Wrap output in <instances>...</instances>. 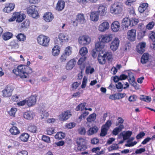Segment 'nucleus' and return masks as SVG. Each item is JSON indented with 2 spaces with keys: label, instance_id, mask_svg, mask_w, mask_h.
Returning a JSON list of instances; mask_svg holds the SVG:
<instances>
[{
  "label": "nucleus",
  "instance_id": "obj_1",
  "mask_svg": "<svg viewBox=\"0 0 155 155\" xmlns=\"http://www.w3.org/2000/svg\"><path fill=\"white\" fill-rule=\"evenodd\" d=\"M13 73L17 77H19L21 78H26L29 74L32 72V69L28 66L20 65L12 70Z\"/></svg>",
  "mask_w": 155,
  "mask_h": 155
},
{
  "label": "nucleus",
  "instance_id": "obj_2",
  "mask_svg": "<svg viewBox=\"0 0 155 155\" xmlns=\"http://www.w3.org/2000/svg\"><path fill=\"white\" fill-rule=\"evenodd\" d=\"M77 144L76 151L79 152L82 155L88 154V152L86 150L88 146L86 144L85 140L82 137L77 138L76 140Z\"/></svg>",
  "mask_w": 155,
  "mask_h": 155
},
{
  "label": "nucleus",
  "instance_id": "obj_3",
  "mask_svg": "<svg viewBox=\"0 0 155 155\" xmlns=\"http://www.w3.org/2000/svg\"><path fill=\"white\" fill-rule=\"evenodd\" d=\"M123 11L122 5L118 3H114L110 7V11L111 14L115 15L121 14Z\"/></svg>",
  "mask_w": 155,
  "mask_h": 155
},
{
  "label": "nucleus",
  "instance_id": "obj_4",
  "mask_svg": "<svg viewBox=\"0 0 155 155\" xmlns=\"http://www.w3.org/2000/svg\"><path fill=\"white\" fill-rule=\"evenodd\" d=\"M50 40L49 37L42 35L38 36L37 38L38 43L39 45L46 47L49 45Z\"/></svg>",
  "mask_w": 155,
  "mask_h": 155
},
{
  "label": "nucleus",
  "instance_id": "obj_5",
  "mask_svg": "<svg viewBox=\"0 0 155 155\" xmlns=\"http://www.w3.org/2000/svg\"><path fill=\"white\" fill-rule=\"evenodd\" d=\"M68 40L67 36L63 33H61L59 35L58 38H55L54 42L56 45H61L62 43L68 42Z\"/></svg>",
  "mask_w": 155,
  "mask_h": 155
},
{
  "label": "nucleus",
  "instance_id": "obj_6",
  "mask_svg": "<svg viewBox=\"0 0 155 155\" xmlns=\"http://www.w3.org/2000/svg\"><path fill=\"white\" fill-rule=\"evenodd\" d=\"M38 7L35 5L30 6L27 11L29 15L34 18H37L39 16V15L37 10Z\"/></svg>",
  "mask_w": 155,
  "mask_h": 155
},
{
  "label": "nucleus",
  "instance_id": "obj_7",
  "mask_svg": "<svg viewBox=\"0 0 155 155\" xmlns=\"http://www.w3.org/2000/svg\"><path fill=\"white\" fill-rule=\"evenodd\" d=\"M14 88L12 86L7 85L2 91V95L5 97H9L12 95Z\"/></svg>",
  "mask_w": 155,
  "mask_h": 155
},
{
  "label": "nucleus",
  "instance_id": "obj_8",
  "mask_svg": "<svg viewBox=\"0 0 155 155\" xmlns=\"http://www.w3.org/2000/svg\"><path fill=\"white\" fill-rule=\"evenodd\" d=\"M90 38L87 35H83L80 36L78 39L79 43L83 45H88L90 42Z\"/></svg>",
  "mask_w": 155,
  "mask_h": 155
},
{
  "label": "nucleus",
  "instance_id": "obj_9",
  "mask_svg": "<svg viewBox=\"0 0 155 155\" xmlns=\"http://www.w3.org/2000/svg\"><path fill=\"white\" fill-rule=\"evenodd\" d=\"M113 38L112 34H105L101 35L99 37V39L103 44L107 43L111 41Z\"/></svg>",
  "mask_w": 155,
  "mask_h": 155
},
{
  "label": "nucleus",
  "instance_id": "obj_10",
  "mask_svg": "<svg viewBox=\"0 0 155 155\" xmlns=\"http://www.w3.org/2000/svg\"><path fill=\"white\" fill-rule=\"evenodd\" d=\"M15 7V5L13 3H6L5 4V7L2 10L5 13H9L13 10Z\"/></svg>",
  "mask_w": 155,
  "mask_h": 155
},
{
  "label": "nucleus",
  "instance_id": "obj_11",
  "mask_svg": "<svg viewBox=\"0 0 155 155\" xmlns=\"http://www.w3.org/2000/svg\"><path fill=\"white\" fill-rule=\"evenodd\" d=\"M136 37V30L134 29H131L129 30L127 33V38L130 41L135 40Z\"/></svg>",
  "mask_w": 155,
  "mask_h": 155
},
{
  "label": "nucleus",
  "instance_id": "obj_12",
  "mask_svg": "<svg viewBox=\"0 0 155 155\" xmlns=\"http://www.w3.org/2000/svg\"><path fill=\"white\" fill-rule=\"evenodd\" d=\"M71 114L69 110L62 112L59 115V119L61 121H65L70 117Z\"/></svg>",
  "mask_w": 155,
  "mask_h": 155
},
{
  "label": "nucleus",
  "instance_id": "obj_13",
  "mask_svg": "<svg viewBox=\"0 0 155 155\" xmlns=\"http://www.w3.org/2000/svg\"><path fill=\"white\" fill-rule=\"evenodd\" d=\"M107 8L104 5H100L97 8V10L96 12L100 16H104L106 13Z\"/></svg>",
  "mask_w": 155,
  "mask_h": 155
},
{
  "label": "nucleus",
  "instance_id": "obj_14",
  "mask_svg": "<svg viewBox=\"0 0 155 155\" xmlns=\"http://www.w3.org/2000/svg\"><path fill=\"white\" fill-rule=\"evenodd\" d=\"M120 41L118 38H116L110 44V48L113 51H115L118 49Z\"/></svg>",
  "mask_w": 155,
  "mask_h": 155
},
{
  "label": "nucleus",
  "instance_id": "obj_15",
  "mask_svg": "<svg viewBox=\"0 0 155 155\" xmlns=\"http://www.w3.org/2000/svg\"><path fill=\"white\" fill-rule=\"evenodd\" d=\"M120 23L117 21H114L111 25V29L113 32H114L118 31L120 29Z\"/></svg>",
  "mask_w": 155,
  "mask_h": 155
},
{
  "label": "nucleus",
  "instance_id": "obj_16",
  "mask_svg": "<svg viewBox=\"0 0 155 155\" xmlns=\"http://www.w3.org/2000/svg\"><path fill=\"white\" fill-rule=\"evenodd\" d=\"M108 22L106 21L103 22L98 27V30L101 32H104L109 28Z\"/></svg>",
  "mask_w": 155,
  "mask_h": 155
},
{
  "label": "nucleus",
  "instance_id": "obj_17",
  "mask_svg": "<svg viewBox=\"0 0 155 155\" xmlns=\"http://www.w3.org/2000/svg\"><path fill=\"white\" fill-rule=\"evenodd\" d=\"M146 45L145 42L139 43L136 47L137 51L140 54H142L145 51Z\"/></svg>",
  "mask_w": 155,
  "mask_h": 155
},
{
  "label": "nucleus",
  "instance_id": "obj_18",
  "mask_svg": "<svg viewBox=\"0 0 155 155\" xmlns=\"http://www.w3.org/2000/svg\"><path fill=\"white\" fill-rule=\"evenodd\" d=\"M27 101L28 106L29 107L32 106L36 103V97L34 95H31L28 98Z\"/></svg>",
  "mask_w": 155,
  "mask_h": 155
},
{
  "label": "nucleus",
  "instance_id": "obj_19",
  "mask_svg": "<svg viewBox=\"0 0 155 155\" xmlns=\"http://www.w3.org/2000/svg\"><path fill=\"white\" fill-rule=\"evenodd\" d=\"M15 13L17 22H21L25 18L26 16L24 14L21 13L20 12H15Z\"/></svg>",
  "mask_w": 155,
  "mask_h": 155
},
{
  "label": "nucleus",
  "instance_id": "obj_20",
  "mask_svg": "<svg viewBox=\"0 0 155 155\" xmlns=\"http://www.w3.org/2000/svg\"><path fill=\"white\" fill-rule=\"evenodd\" d=\"M65 2L64 1L59 0L58 2L55 7L56 10L60 12L62 11L65 7Z\"/></svg>",
  "mask_w": 155,
  "mask_h": 155
},
{
  "label": "nucleus",
  "instance_id": "obj_21",
  "mask_svg": "<svg viewBox=\"0 0 155 155\" xmlns=\"http://www.w3.org/2000/svg\"><path fill=\"white\" fill-rule=\"evenodd\" d=\"M54 18V15L52 13L50 12H47L44 14L43 16L44 19L47 22L51 21Z\"/></svg>",
  "mask_w": 155,
  "mask_h": 155
},
{
  "label": "nucleus",
  "instance_id": "obj_22",
  "mask_svg": "<svg viewBox=\"0 0 155 155\" xmlns=\"http://www.w3.org/2000/svg\"><path fill=\"white\" fill-rule=\"evenodd\" d=\"M35 116L34 112L32 111H27L24 113L23 117L26 119L31 120Z\"/></svg>",
  "mask_w": 155,
  "mask_h": 155
},
{
  "label": "nucleus",
  "instance_id": "obj_23",
  "mask_svg": "<svg viewBox=\"0 0 155 155\" xmlns=\"http://www.w3.org/2000/svg\"><path fill=\"white\" fill-rule=\"evenodd\" d=\"M122 26L125 29H127L129 26H131L130 19L128 18H124L122 22Z\"/></svg>",
  "mask_w": 155,
  "mask_h": 155
},
{
  "label": "nucleus",
  "instance_id": "obj_24",
  "mask_svg": "<svg viewBox=\"0 0 155 155\" xmlns=\"http://www.w3.org/2000/svg\"><path fill=\"white\" fill-rule=\"evenodd\" d=\"M76 61L74 59L69 60L67 63L66 68L67 70H70L74 67L76 63Z\"/></svg>",
  "mask_w": 155,
  "mask_h": 155
},
{
  "label": "nucleus",
  "instance_id": "obj_25",
  "mask_svg": "<svg viewBox=\"0 0 155 155\" xmlns=\"http://www.w3.org/2000/svg\"><path fill=\"white\" fill-rule=\"evenodd\" d=\"M12 126L9 130V131L11 134L13 135H16L19 134L20 133V131L18 127L14 126L13 124Z\"/></svg>",
  "mask_w": 155,
  "mask_h": 155
},
{
  "label": "nucleus",
  "instance_id": "obj_26",
  "mask_svg": "<svg viewBox=\"0 0 155 155\" xmlns=\"http://www.w3.org/2000/svg\"><path fill=\"white\" fill-rule=\"evenodd\" d=\"M148 4L146 3H141L140 4L138 8V11L141 13H142L147 9Z\"/></svg>",
  "mask_w": 155,
  "mask_h": 155
},
{
  "label": "nucleus",
  "instance_id": "obj_27",
  "mask_svg": "<svg viewBox=\"0 0 155 155\" xmlns=\"http://www.w3.org/2000/svg\"><path fill=\"white\" fill-rule=\"evenodd\" d=\"M76 20L80 23L83 24L84 23L85 19L84 14L81 13L78 14L77 15Z\"/></svg>",
  "mask_w": 155,
  "mask_h": 155
},
{
  "label": "nucleus",
  "instance_id": "obj_28",
  "mask_svg": "<svg viewBox=\"0 0 155 155\" xmlns=\"http://www.w3.org/2000/svg\"><path fill=\"white\" fill-rule=\"evenodd\" d=\"M104 46V45L101 41H98L95 44V48L96 50L98 51H102Z\"/></svg>",
  "mask_w": 155,
  "mask_h": 155
},
{
  "label": "nucleus",
  "instance_id": "obj_29",
  "mask_svg": "<svg viewBox=\"0 0 155 155\" xmlns=\"http://www.w3.org/2000/svg\"><path fill=\"white\" fill-rule=\"evenodd\" d=\"M29 136L30 135L28 133H24L20 135L19 138L21 141L26 142L28 140Z\"/></svg>",
  "mask_w": 155,
  "mask_h": 155
},
{
  "label": "nucleus",
  "instance_id": "obj_30",
  "mask_svg": "<svg viewBox=\"0 0 155 155\" xmlns=\"http://www.w3.org/2000/svg\"><path fill=\"white\" fill-rule=\"evenodd\" d=\"M98 130V127L95 125L90 128L87 131L88 135H91L97 133Z\"/></svg>",
  "mask_w": 155,
  "mask_h": 155
},
{
  "label": "nucleus",
  "instance_id": "obj_31",
  "mask_svg": "<svg viewBox=\"0 0 155 155\" xmlns=\"http://www.w3.org/2000/svg\"><path fill=\"white\" fill-rule=\"evenodd\" d=\"M58 45H57L54 46L52 49V54L54 56L58 55L60 53V48Z\"/></svg>",
  "mask_w": 155,
  "mask_h": 155
},
{
  "label": "nucleus",
  "instance_id": "obj_32",
  "mask_svg": "<svg viewBox=\"0 0 155 155\" xmlns=\"http://www.w3.org/2000/svg\"><path fill=\"white\" fill-rule=\"evenodd\" d=\"M28 130L29 132L32 133H36L38 132V128L35 125L30 124L28 127Z\"/></svg>",
  "mask_w": 155,
  "mask_h": 155
},
{
  "label": "nucleus",
  "instance_id": "obj_33",
  "mask_svg": "<svg viewBox=\"0 0 155 155\" xmlns=\"http://www.w3.org/2000/svg\"><path fill=\"white\" fill-rule=\"evenodd\" d=\"M97 59L98 63L100 64L103 65L105 64L106 60L105 57L104 56V54L102 56L100 54H99L98 55Z\"/></svg>",
  "mask_w": 155,
  "mask_h": 155
},
{
  "label": "nucleus",
  "instance_id": "obj_34",
  "mask_svg": "<svg viewBox=\"0 0 155 155\" xmlns=\"http://www.w3.org/2000/svg\"><path fill=\"white\" fill-rule=\"evenodd\" d=\"M90 16L91 20L93 21H97L99 19V15L96 12H91Z\"/></svg>",
  "mask_w": 155,
  "mask_h": 155
},
{
  "label": "nucleus",
  "instance_id": "obj_35",
  "mask_svg": "<svg viewBox=\"0 0 155 155\" xmlns=\"http://www.w3.org/2000/svg\"><path fill=\"white\" fill-rule=\"evenodd\" d=\"M149 54L147 53H144L142 55L141 59V62L142 64H145L149 61Z\"/></svg>",
  "mask_w": 155,
  "mask_h": 155
},
{
  "label": "nucleus",
  "instance_id": "obj_36",
  "mask_svg": "<svg viewBox=\"0 0 155 155\" xmlns=\"http://www.w3.org/2000/svg\"><path fill=\"white\" fill-rule=\"evenodd\" d=\"M30 25V21L28 19H26L21 25L20 28L23 30L25 29L28 28Z\"/></svg>",
  "mask_w": 155,
  "mask_h": 155
},
{
  "label": "nucleus",
  "instance_id": "obj_37",
  "mask_svg": "<svg viewBox=\"0 0 155 155\" xmlns=\"http://www.w3.org/2000/svg\"><path fill=\"white\" fill-rule=\"evenodd\" d=\"M13 36L12 33L7 32L3 33L2 35L3 39L5 41L8 40L11 38Z\"/></svg>",
  "mask_w": 155,
  "mask_h": 155
},
{
  "label": "nucleus",
  "instance_id": "obj_38",
  "mask_svg": "<svg viewBox=\"0 0 155 155\" xmlns=\"http://www.w3.org/2000/svg\"><path fill=\"white\" fill-rule=\"evenodd\" d=\"M10 45L12 48H18L19 47L18 41L16 40H12L10 43Z\"/></svg>",
  "mask_w": 155,
  "mask_h": 155
},
{
  "label": "nucleus",
  "instance_id": "obj_39",
  "mask_svg": "<svg viewBox=\"0 0 155 155\" xmlns=\"http://www.w3.org/2000/svg\"><path fill=\"white\" fill-rule=\"evenodd\" d=\"M128 79L130 83L132 85L135 83V80L134 74L132 72L129 73L128 74Z\"/></svg>",
  "mask_w": 155,
  "mask_h": 155
},
{
  "label": "nucleus",
  "instance_id": "obj_40",
  "mask_svg": "<svg viewBox=\"0 0 155 155\" xmlns=\"http://www.w3.org/2000/svg\"><path fill=\"white\" fill-rule=\"evenodd\" d=\"M117 120L118 121L116 123V126L122 129L124 128V126L123 123L124 122V120L121 117H118L117 118Z\"/></svg>",
  "mask_w": 155,
  "mask_h": 155
},
{
  "label": "nucleus",
  "instance_id": "obj_41",
  "mask_svg": "<svg viewBox=\"0 0 155 155\" xmlns=\"http://www.w3.org/2000/svg\"><path fill=\"white\" fill-rule=\"evenodd\" d=\"M88 52L87 48L84 47H82L79 51L80 54L82 57H86V55Z\"/></svg>",
  "mask_w": 155,
  "mask_h": 155
},
{
  "label": "nucleus",
  "instance_id": "obj_42",
  "mask_svg": "<svg viewBox=\"0 0 155 155\" xmlns=\"http://www.w3.org/2000/svg\"><path fill=\"white\" fill-rule=\"evenodd\" d=\"M17 40L20 41H24L26 38V36L23 34L19 33L16 36Z\"/></svg>",
  "mask_w": 155,
  "mask_h": 155
},
{
  "label": "nucleus",
  "instance_id": "obj_43",
  "mask_svg": "<svg viewBox=\"0 0 155 155\" xmlns=\"http://www.w3.org/2000/svg\"><path fill=\"white\" fill-rule=\"evenodd\" d=\"M96 114L93 113L90 114L88 117L87 118V122H91L92 121H94L96 119Z\"/></svg>",
  "mask_w": 155,
  "mask_h": 155
},
{
  "label": "nucleus",
  "instance_id": "obj_44",
  "mask_svg": "<svg viewBox=\"0 0 155 155\" xmlns=\"http://www.w3.org/2000/svg\"><path fill=\"white\" fill-rule=\"evenodd\" d=\"M65 136V134L64 133L61 132H59L56 134L54 136V137L56 139L60 140L64 138Z\"/></svg>",
  "mask_w": 155,
  "mask_h": 155
},
{
  "label": "nucleus",
  "instance_id": "obj_45",
  "mask_svg": "<svg viewBox=\"0 0 155 155\" xmlns=\"http://www.w3.org/2000/svg\"><path fill=\"white\" fill-rule=\"evenodd\" d=\"M109 129L102 126L101 128V132L100 134V136L103 137L105 136L107 134Z\"/></svg>",
  "mask_w": 155,
  "mask_h": 155
},
{
  "label": "nucleus",
  "instance_id": "obj_46",
  "mask_svg": "<svg viewBox=\"0 0 155 155\" xmlns=\"http://www.w3.org/2000/svg\"><path fill=\"white\" fill-rule=\"evenodd\" d=\"M86 104V103L85 102L81 103L79 104L75 108V110L77 111H78L80 110L81 111L83 110Z\"/></svg>",
  "mask_w": 155,
  "mask_h": 155
},
{
  "label": "nucleus",
  "instance_id": "obj_47",
  "mask_svg": "<svg viewBox=\"0 0 155 155\" xmlns=\"http://www.w3.org/2000/svg\"><path fill=\"white\" fill-rule=\"evenodd\" d=\"M132 132L131 131H127L126 133L123 134V139L124 140L128 139L132 135Z\"/></svg>",
  "mask_w": 155,
  "mask_h": 155
},
{
  "label": "nucleus",
  "instance_id": "obj_48",
  "mask_svg": "<svg viewBox=\"0 0 155 155\" xmlns=\"http://www.w3.org/2000/svg\"><path fill=\"white\" fill-rule=\"evenodd\" d=\"M119 148L118 144L116 143H113L108 148L109 151H111L114 150H116Z\"/></svg>",
  "mask_w": 155,
  "mask_h": 155
},
{
  "label": "nucleus",
  "instance_id": "obj_49",
  "mask_svg": "<svg viewBox=\"0 0 155 155\" xmlns=\"http://www.w3.org/2000/svg\"><path fill=\"white\" fill-rule=\"evenodd\" d=\"M104 56L109 61H111L112 60V55L111 53L107 52L104 54Z\"/></svg>",
  "mask_w": 155,
  "mask_h": 155
},
{
  "label": "nucleus",
  "instance_id": "obj_50",
  "mask_svg": "<svg viewBox=\"0 0 155 155\" xmlns=\"http://www.w3.org/2000/svg\"><path fill=\"white\" fill-rule=\"evenodd\" d=\"M71 47L69 46H68L65 48L63 53L69 56L71 53Z\"/></svg>",
  "mask_w": 155,
  "mask_h": 155
},
{
  "label": "nucleus",
  "instance_id": "obj_51",
  "mask_svg": "<svg viewBox=\"0 0 155 155\" xmlns=\"http://www.w3.org/2000/svg\"><path fill=\"white\" fill-rule=\"evenodd\" d=\"M17 111V108L15 107H12L8 112V113L10 116L14 117L15 116V114Z\"/></svg>",
  "mask_w": 155,
  "mask_h": 155
},
{
  "label": "nucleus",
  "instance_id": "obj_52",
  "mask_svg": "<svg viewBox=\"0 0 155 155\" xmlns=\"http://www.w3.org/2000/svg\"><path fill=\"white\" fill-rule=\"evenodd\" d=\"M155 25L154 22L152 21L149 22L148 24L146 25V28L149 30H151L153 28Z\"/></svg>",
  "mask_w": 155,
  "mask_h": 155
},
{
  "label": "nucleus",
  "instance_id": "obj_53",
  "mask_svg": "<svg viewBox=\"0 0 155 155\" xmlns=\"http://www.w3.org/2000/svg\"><path fill=\"white\" fill-rule=\"evenodd\" d=\"M122 128L119 127L115 128L113 130L112 133L114 135H116L121 131H122Z\"/></svg>",
  "mask_w": 155,
  "mask_h": 155
},
{
  "label": "nucleus",
  "instance_id": "obj_54",
  "mask_svg": "<svg viewBox=\"0 0 155 155\" xmlns=\"http://www.w3.org/2000/svg\"><path fill=\"white\" fill-rule=\"evenodd\" d=\"M46 132L47 135H51L55 133L54 128V127H48L47 129Z\"/></svg>",
  "mask_w": 155,
  "mask_h": 155
},
{
  "label": "nucleus",
  "instance_id": "obj_55",
  "mask_svg": "<svg viewBox=\"0 0 155 155\" xmlns=\"http://www.w3.org/2000/svg\"><path fill=\"white\" fill-rule=\"evenodd\" d=\"M42 140L45 142L49 143L51 142L50 137L45 135H43L41 137Z\"/></svg>",
  "mask_w": 155,
  "mask_h": 155
},
{
  "label": "nucleus",
  "instance_id": "obj_56",
  "mask_svg": "<svg viewBox=\"0 0 155 155\" xmlns=\"http://www.w3.org/2000/svg\"><path fill=\"white\" fill-rule=\"evenodd\" d=\"M131 27L135 26L139 22V20L136 18H132L130 19Z\"/></svg>",
  "mask_w": 155,
  "mask_h": 155
},
{
  "label": "nucleus",
  "instance_id": "obj_57",
  "mask_svg": "<svg viewBox=\"0 0 155 155\" xmlns=\"http://www.w3.org/2000/svg\"><path fill=\"white\" fill-rule=\"evenodd\" d=\"M68 56L67 55L63 53L60 58V61L61 62H64L67 60Z\"/></svg>",
  "mask_w": 155,
  "mask_h": 155
},
{
  "label": "nucleus",
  "instance_id": "obj_58",
  "mask_svg": "<svg viewBox=\"0 0 155 155\" xmlns=\"http://www.w3.org/2000/svg\"><path fill=\"white\" fill-rule=\"evenodd\" d=\"M87 58L86 57H82L78 60V64L79 65H81L84 63Z\"/></svg>",
  "mask_w": 155,
  "mask_h": 155
},
{
  "label": "nucleus",
  "instance_id": "obj_59",
  "mask_svg": "<svg viewBox=\"0 0 155 155\" xmlns=\"http://www.w3.org/2000/svg\"><path fill=\"white\" fill-rule=\"evenodd\" d=\"M75 123H74L71 122L69 123H67L66 124L65 127L67 128L71 129L74 127L75 126Z\"/></svg>",
  "mask_w": 155,
  "mask_h": 155
},
{
  "label": "nucleus",
  "instance_id": "obj_60",
  "mask_svg": "<svg viewBox=\"0 0 155 155\" xmlns=\"http://www.w3.org/2000/svg\"><path fill=\"white\" fill-rule=\"evenodd\" d=\"M94 68H91L90 67H87L86 69L85 72L86 74H92L94 71Z\"/></svg>",
  "mask_w": 155,
  "mask_h": 155
},
{
  "label": "nucleus",
  "instance_id": "obj_61",
  "mask_svg": "<svg viewBox=\"0 0 155 155\" xmlns=\"http://www.w3.org/2000/svg\"><path fill=\"white\" fill-rule=\"evenodd\" d=\"M89 114V112L88 111H84L79 116V118L81 120L82 119H85Z\"/></svg>",
  "mask_w": 155,
  "mask_h": 155
},
{
  "label": "nucleus",
  "instance_id": "obj_62",
  "mask_svg": "<svg viewBox=\"0 0 155 155\" xmlns=\"http://www.w3.org/2000/svg\"><path fill=\"white\" fill-rule=\"evenodd\" d=\"M16 155H28V152L27 151L25 150L18 151Z\"/></svg>",
  "mask_w": 155,
  "mask_h": 155
},
{
  "label": "nucleus",
  "instance_id": "obj_63",
  "mask_svg": "<svg viewBox=\"0 0 155 155\" xmlns=\"http://www.w3.org/2000/svg\"><path fill=\"white\" fill-rule=\"evenodd\" d=\"M146 151V149L144 148H140L137 149L135 151V153L136 154H141Z\"/></svg>",
  "mask_w": 155,
  "mask_h": 155
},
{
  "label": "nucleus",
  "instance_id": "obj_64",
  "mask_svg": "<svg viewBox=\"0 0 155 155\" xmlns=\"http://www.w3.org/2000/svg\"><path fill=\"white\" fill-rule=\"evenodd\" d=\"M145 134L143 131H141L136 136V138L137 140L142 138L145 135Z\"/></svg>",
  "mask_w": 155,
  "mask_h": 155
}]
</instances>
